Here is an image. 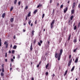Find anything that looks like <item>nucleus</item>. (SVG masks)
<instances>
[{"mask_svg":"<svg viewBox=\"0 0 80 80\" xmlns=\"http://www.w3.org/2000/svg\"><path fill=\"white\" fill-rule=\"evenodd\" d=\"M55 77V74L53 73L52 74V78H53V77Z\"/></svg>","mask_w":80,"mask_h":80,"instance_id":"37998d69","label":"nucleus"},{"mask_svg":"<svg viewBox=\"0 0 80 80\" xmlns=\"http://www.w3.org/2000/svg\"><path fill=\"white\" fill-rule=\"evenodd\" d=\"M38 45L39 46H41L42 44H40V42H38Z\"/></svg>","mask_w":80,"mask_h":80,"instance_id":"f704fd0d","label":"nucleus"},{"mask_svg":"<svg viewBox=\"0 0 80 80\" xmlns=\"http://www.w3.org/2000/svg\"><path fill=\"white\" fill-rule=\"evenodd\" d=\"M14 52H15V51L14 50H13L12 51V53H13Z\"/></svg>","mask_w":80,"mask_h":80,"instance_id":"a18cd8bd","label":"nucleus"},{"mask_svg":"<svg viewBox=\"0 0 80 80\" xmlns=\"http://www.w3.org/2000/svg\"><path fill=\"white\" fill-rule=\"evenodd\" d=\"M17 0H14V3L15 5H16V4H17Z\"/></svg>","mask_w":80,"mask_h":80,"instance_id":"393cba45","label":"nucleus"},{"mask_svg":"<svg viewBox=\"0 0 80 80\" xmlns=\"http://www.w3.org/2000/svg\"><path fill=\"white\" fill-rule=\"evenodd\" d=\"M76 29H77V26H75L74 28V30H76Z\"/></svg>","mask_w":80,"mask_h":80,"instance_id":"473e14b6","label":"nucleus"},{"mask_svg":"<svg viewBox=\"0 0 80 80\" xmlns=\"http://www.w3.org/2000/svg\"><path fill=\"white\" fill-rule=\"evenodd\" d=\"M73 17H74V16H73V15L72 16H71L70 17V20H72L73 18Z\"/></svg>","mask_w":80,"mask_h":80,"instance_id":"4468645a","label":"nucleus"},{"mask_svg":"<svg viewBox=\"0 0 80 80\" xmlns=\"http://www.w3.org/2000/svg\"><path fill=\"white\" fill-rule=\"evenodd\" d=\"M11 62H13V58H12L11 59Z\"/></svg>","mask_w":80,"mask_h":80,"instance_id":"603ef678","label":"nucleus"},{"mask_svg":"<svg viewBox=\"0 0 80 80\" xmlns=\"http://www.w3.org/2000/svg\"><path fill=\"white\" fill-rule=\"evenodd\" d=\"M5 61L6 62H7V59H5Z\"/></svg>","mask_w":80,"mask_h":80,"instance_id":"13d9d810","label":"nucleus"},{"mask_svg":"<svg viewBox=\"0 0 80 80\" xmlns=\"http://www.w3.org/2000/svg\"><path fill=\"white\" fill-rule=\"evenodd\" d=\"M15 38H16L15 35H14V37H13V38H14V39H15Z\"/></svg>","mask_w":80,"mask_h":80,"instance_id":"3c124183","label":"nucleus"},{"mask_svg":"<svg viewBox=\"0 0 80 80\" xmlns=\"http://www.w3.org/2000/svg\"><path fill=\"white\" fill-rule=\"evenodd\" d=\"M27 18H28V17L27 16H26V20H27Z\"/></svg>","mask_w":80,"mask_h":80,"instance_id":"49530a36","label":"nucleus"},{"mask_svg":"<svg viewBox=\"0 0 80 80\" xmlns=\"http://www.w3.org/2000/svg\"><path fill=\"white\" fill-rule=\"evenodd\" d=\"M54 12H55V9H54L53 10L52 13H54Z\"/></svg>","mask_w":80,"mask_h":80,"instance_id":"de8ad7c7","label":"nucleus"},{"mask_svg":"<svg viewBox=\"0 0 80 80\" xmlns=\"http://www.w3.org/2000/svg\"><path fill=\"white\" fill-rule=\"evenodd\" d=\"M70 3V1H68V3Z\"/></svg>","mask_w":80,"mask_h":80,"instance_id":"774afa93","label":"nucleus"},{"mask_svg":"<svg viewBox=\"0 0 80 80\" xmlns=\"http://www.w3.org/2000/svg\"><path fill=\"white\" fill-rule=\"evenodd\" d=\"M68 10V7H66V8L65 9H64V13H66L67 12V11Z\"/></svg>","mask_w":80,"mask_h":80,"instance_id":"7ed1b4c3","label":"nucleus"},{"mask_svg":"<svg viewBox=\"0 0 80 80\" xmlns=\"http://www.w3.org/2000/svg\"><path fill=\"white\" fill-rule=\"evenodd\" d=\"M63 4H62L60 6V8H63Z\"/></svg>","mask_w":80,"mask_h":80,"instance_id":"72a5a7b5","label":"nucleus"},{"mask_svg":"<svg viewBox=\"0 0 80 80\" xmlns=\"http://www.w3.org/2000/svg\"><path fill=\"white\" fill-rule=\"evenodd\" d=\"M2 72L3 73L4 72V68H2Z\"/></svg>","mask_w":80,"mask_h":80,"instance_id":"412c9836","label":"nucleus"},{"mask_svg":"<svg viewBox=\"0 0 80 80\" xmlns=\"http://www.w3.org/2000/svg\"><path fill=\"white\" fill-rule=\"evenodd\" d=\"M67 72H68V71L67 70L64 74V76H65L66 75H67Z\"/></svg>","mask_w":80,"mask_h":80,"instance_id":"4be33fe9","label":"nucleus"},{"mask_svg":"<svg viewBox=\"0 0 80 80\" xmlns=\"http://www.w3.org/2000/svg\"><path fill=\"white\" fill-rule=\"evenodd\" d=\"M63 53V50L62 49L60 50V53H59L58 57V60H60V57H61V55H62V54Z\"/></svg>","mask_w":80,"mask_h":80,"instance_id":"f257e3e1","label":"nucleus"},{"mask_svg":"<svg viewBox=\"0 0 80 80\" xmlns=\"http://www.w3.org/2000/svg\"><path fill=\"white\" fill-rule=\"evenodd\" d=\"M44 17H45V14L43 13L42 15V18H44Z\"/></svg>","mask_w":80,"mask_h":80,"instance_id":"7c9ffc66","label":"nucleus"},{"mask_svg":"<svg viewBox=\"0 0 80 80\" xmlns=\"http://www.w3.org/2000/svg\"><path fill=\"white\" fill-rule=\"evenodd\" d=\"M37 20H36L35 21V24H37Z\"/></svg>","mask_w":80,"mask_h":80,"instance_id":"09e8293b","label":"nucleus"},{"mask_svg":"<svg viewBox=\"0 0 80 80\" xmlns=\"http://www.w3.org/2000/svg\"><path fill=\"white\" fill-rule=\"evenodd\" d=\"M78 58H77L76 60H75L74 62L75 63H77L78 62Z\"/></svg>","mask_w":80,"mask_h":80,"instance_id":"f8f14e48","label":"nucleus"},{"mask_svg":"<svg viewBox=\"0 0 80 80\" xmlns=\"http://www.w3.org/2000/svg\"><path fill=\"white\" fill-rule=\"evenodd\" d=\"M46 75H48V72H46Z\"/></svg>","mask_w":80,"mask_h":80,"instance_id":"c03bdc74","label":"nucleus"},{"mask_svg":"<svg viewBox=\"0 0 80 80\" xmlns=\"http://www.w3.org/2000/svg\"><path fill=\"white\" fill-rule=\"evenodd\" d=\"M14 20V18H11L10 20L11 22H13Z\"/></svg>","mask_w":80,"mask_h":80,"instance_id":"ddd939ff","label":"nucleus"},{"mask_svg":"<svg viewBox=\"0 0 80 80\" xmlns=\"http://www.w3.org/2000/svg\"><path fill=\"white\" fill-rule=\"evenodd\" d=\"M40 43H42V41L41 40L40 41Z\"/></svg>","mask_w":80,"mask_h":80,"instance_id":"680f3d73","label":"nucleus"},{"mask_svg":"<svg viewBox=\"0 0 80 80\" xmlns=\"http://www.w3.org/2000/svg\"><path fill=\"white\" fill-rule=\"evenodd\" d=\"M7 57V52H6L5 57Z\"/></svg>","mask_w":80,"mask_h":80,"instance_id":"79ce46f5","label":"nucleus"},{"mask_svg":"<svg viewBox=\"0 0 80 80\" xmlns=\"http://www.w3.org/2000/svg\"><path fill=\"white\" fill-rule=\"evenodd\" d=\"M66 45H67V43H65V47H66Z\"/></svg>","mask_w":80,"mask_h":80,"instance_id":"052dcab7","label":"nucleus"},{"mask_svg":"<svg viewBox=\"0 0 80 80\" xmlns=\"http://www.w3.org/2000/svg\"><path fill=\"white\" fill-rule=\"evenodd\" d=\"M74 11L75 10H74V9H73L71 11V13H72V14H73V13H74Z\"/></svg>","mask_w":80,"mask_h":80,"instance_id":"2eb2a0df","label":"nucleus"},{"mask_svg":"<svg viewBox=\"0 0 80 80\" xmlns=\"http://www.w3.org/2000/svg\"><path fill=\"white\" fill-rule=\"evenodd\" d=\"M33 47V45L32 44H31V46H30V50H31V51H32V50H33V48H32V47Z\"/></svg>","mask_w":80,"mask_h":80,"instance_id":"6e6552de","label":"nucleus"},{"mask_svg":"<svg viewBox=\"0 0 80 80\" xmlns=\"http://www.w3.org/2000/svg\"><path fill=\"white\" fill-rule=\"evenodd\" d=\"M37 67H39V64H38L37 66Z\"/></svg>","mask_w":80,"mask_h":80,"instance_id":"69168bd1","label":"nucleus"},{"mask_svg":"<svg viewBox=\"0 0 80 80\" xmlns=\"http://www.w3.org/2000/svg\"><path fill=\"white\" fill-rule=\"evenodd\" d=\"M53 27V25H51V28H52Z\"/></svg>","mask_w":80,"mask_h":80,"instance_id":"58836bf2","label":"nucleus"},{"mask_svg":"<svg viewBox=\"0 0 80 80\" xmlns=\"http://www.w3.org/2000/svg\"><path fill=\"white\" fill-rule=\"evenodd\" d=\"M20 3H21V2H20V1L19 2H18V5H20Z\"/></svg>","mask_w":80,"mask_h":80,"instance_id":"ea45409f","label":"nucleus"},{"mask_svg":"<svg viewBox=\"0 0 80 80\" xmlns=\"http://www.w3.org/2000/svg\"><path fill=\"white\" fill-rule=\"evenodd\" d=\"M18 58H20V55L18 54Z\"/></svg>","mask_w":80,"mask_h":80,"instance_id":"c9c22d12","label":"nucleus"},{"mask_svg":"<svg viewBox=\"0 0 80 80\" xmlns=\"http://www.w3.org/2000/svg\"><path fill=\"white\" fill-rule=\"evenodd\" d=\"M42 7V5L39 4L37 8H39V7Z\"/></svg>","mask_w":80,"mask_h":80,"instance_id":"a211bd4d","label":"nucleus"},{"mask_svg":"<svg viewBox=\"0 0 80 80\" xmlns=\"http://www.w3.org/2000/svg\"><path fill=\"white\" fill-rule=\"evenodd\" d=\"M77 50H78V48H76V49L74 50L73 52H76V51H77Z\"/></svg>","mask_w":80,"mask_h":80,"instance_id":"b1692460","label":"nucleus"},{"mask_svg":"<svg viewBox=\"0 0 80 80\" xmlns=\"http://www.w3.org/2000/svg\"><path fill=\"white\" fill-rule=\"evenodd\" d=\"M75 5H76V3L75 2H73L72 5V8H75Z\"/></svg>","mask_w":80,"mask_h":80,"instance_id":"20e7f679","label":"nucleus"},{"mask_svg":"<svg viewBox=\"0 0 80 80\" xmlns=\"http://www.w3.org/2000/svg\"><path fill=\"white\" fill-rule=\"evenodd\" d=\"M34 32H35V31L34 30H32V36H33V35H34Z\"/></svg>","mask_w":80,"mask_h":80,"instance_id":"1a4fd4ad","label":"nucleus"},{"mask_svg":"<svg viewBox=\"0 0 80 80\" xmlns=\"http://www.w3.org/2000/svg\"><path fill=\"white\" fill-rule=\"evenodd\" d=\"M31 80H34V78H33V77L31 79Z\"/></svg>","mask_w":80,"mask_h":80,"instance_id":"5fc2aeb1","label":"nucleus"},{"mask_svg":"<svg viewBox=\"0 0 80 80\" xmlns=\"http://www.w3.org/2000/svg\"><path fill=\"white\" fill-rule=\"evenodd\" d=\"M74 43H76L77 42V39H75L73 40Z\"/></svg>","mask_w":80,"mask_h":80,"instance_id":"a878e982","label":"nucleus"},{"mask_svg":"<svg viewBox=\"0 0 80 80\" xmlns=\"http://www.w3.org/2000/svg\"><path fill=\"white\" fill-rule=\"evenodd\" d=\"M48 44H50V42H49V41H48Z\"/></svg>","mask_w":80,"mask_h":80,"instance_id":"e2e57ef3","label":"nucleus"},{"mask_svg":"<svg viewBox=\"0 0 80 80\" xmlns=\"http://www.w3.org/2000/svg\"><path fill=\"white\" fill-rule=\"evenodd\" d=\"M71 57H72V55H69V58L70 59L71 58Z\"/></svg>","mask_w":80,"mask_h":80,"instance_id":"e433bc0d","label":"nucleus"},{"mask_svg":"<svg viewBox=\"0 0 80 80\" xmlns=\"http://www.w3.org/2000/svg\"><path fill=\"white\" fill-rule=\"evenodd\" d=\"M80 27V22H79L78 25V28H79Z\"/></svg>","mask_w":80,"mask_h":80,"instance_id":"2f4dec72","label":"nucleus"},{"mask_svg":"<svg viewBox=\"0 0 80 80\" xmlns=\"http://www.w3.org/2000/svg\"><path fill=\"white\" fill-rule=\"evenodd\" d=\"M5 13H4L2 15V18H4V17H5Z\"/></svg>","mask_w":80,"mask_h":80,"instance_id":"9d476101","label":"nucleus"},{"mask_svg":"<svg viewBox=\"0 0 80 80\" xmlns=\"http://www.w3.org/2000/svg\"><path fill=\"white\" fill-rule=\"evenodd\" d=\"M15 56H13V59H15Z\"/></svg>","mask_w":80,"mask_h":80,"instance_id":"338daca9","label":"nucleus"},{"mask_svg":"<svg viewBox=\"0 0 80 80\" xmlns=\"http://www.w3.org/2000/svg\"><path fill=\"white\" fill-rule=\"evenodd\" d=\"M72 59H71L69 61V62H68V67H70V65H71V63H72Z\"/></svg>","mask_w":80,"mask_h":80,"instance_id":"f03ea898","label":"nucleus"},{"mask_svg":"<svg viewBox=\"0 0 80 80\" xmlns=\"http://www.w3.org/2000/svg\"><path fill=\"white\" fill-rule=\"evenodd\" d=\"M54 23H55V20H53V21H52V22H51V25H53V24H54Z\"/></svg>","mask_w":80,"mask_h":80,"instance_id":"0eeeda50","label":"nucleus"},{"mask_svg":"<svg viewBox=\"0 0 80 80\" xmlns=\"http://www.w3.org/2000/svg\"><path fill=\"white\" fill-rule=\"evenodd\" d=\"M12 63H11L10 64V67H12Z\"/></svg>","mask_w":80,"mask_h":80,"instance_id":"8fccbe9b","label":"nucleus"},{"mask_svg":"<svg viewBox=\"0 0 80 80\" xmlns=\"http://www.w3.org/2000/svg\"><path fill=\"white\" fill-rule=\"evenodd\" d=\"M37 10H35L33 12V13L35 14L36 13H37Z\"/></svg>","mask_w":80,"mask_h":80,"instance_id":"c85d7f7f","label":"nucleus"},{"mask_svg":"<svg viewBox=\"0 0 80 80\" xmlns=\"http://www.w3.org/2000/svg\"><path fill=\"white\" fill-rule=\"evenodd\" d=\"M33 26V23H32L31 24V27H32Z\"/></svg>","mask_w":80,"mask_h":80,"instance_id":"6e6d98bb","label":"nucleus"},{"mask_svg":"<svg viewBox=\"0 0 80 80\" xmlns=\"http://www.w3.org/2000/svg\"><path fill=\"white\" fill-rule=\"evenodd\" d=\"M13 6H12L11 8L10 11L12 12V11L13 10Z\"/></svg>","mask_w":80,"mask_h":80,"instance_id":"dca6fc26","label":"nucleus"},{"mask_svg":"<svg viewBox=\"0 0 80 80\" xmlns=\"http://www.w3.org/2000/svg\"><path fill=\"white\" fill-rule=\"evenodd\" d=\"M2 46V39L1 38H0V47Z\"/></svg>","mask_w":80,"mask_h":80,"instance_id":"f3484780","label":"nucleus"},{"mask_svg":"<svg viewBox=\"0 0 80 80\" xmlns=\"http://www.w3.org/2000/svg\"><path fill=\"white\" fill-rule=\"evenodd\" d=\"M4 44L6 45V47L7 48H8V43H7V42L6 41L5 42Z\"/></svg>","mask_w":80,"mask_h":80,"instance_id":"423d86ee","label":"nucleus"},{"mask_svg":"<svg viewBox=\"0 0 80 80\" xmlns=\"http://www.w3.org/2000/svg\"><path fill=\"white\" fill-rule=\"evenodd\" d=\"M9 53H12V52H11V51L9 50Z\"/></svg>","mask_w":80,"mask_h":80,"instance_id":"864d4df0","label":"nucleus"},{"mask_svg":"<svg viewBox=\"0 0 80 80\" xmlns=\"http://www.w3.org/2000/svg\"><path fill=\"white\" fill-rule=\"evenodd\" d=\"M30 14H31V12H30L28 13V17H30V16H31V15Z\"/></svg>","mask_w":80,"mask_h":80,"instance_id":"9b49d317","label":"nucleus"},{"mask_svg":"<svg viewBox=\"0 0 80 80\" xmlns=\"http://www.w3.org/2000/svg\"><path fill=\"white\" fill-rule=\"evenodd\" d=\"M49 65V63H48L46 66V68H47L48 67V66Z\"/></svg>","mask_w":80,"mask_h":80,"instance_id":"5701e85b","label":"nucleus"},{"mask_svg":"<svg viewBox=\"0 0 80 80\" xmlns=\"http://www.w3.org/2000/svg\"><path fill=\"white\" fill-rule=\"evenodd\" d=\"M74 68H75V66H74L72 68L71 70V71H73V70H74Z\"/></svg>","mask_w":80,"mask_h":80,"instance_id":"6ab92c4d","label":"nucleus"},{"mask_svg":"<svg viewBox=\"0 0 80 80\" xmlns=\"http://www.w3.org/2000/svg\"><path fill=\"white\" fill-rule=\"evenodd\" d=\"M36 40H34L33 42V43H36Z\"/></svg>","mask_w":80,"mask_h":80,"instance_id":"a19ab883","label":"nucleus"},{"mask_svg":"<svg viewBox=\"0 0 80 80\" xmlns=\"http://www.w3.org/2000/svg\"><path fill=\"white\" fill-rule=\"evenodd\" d=\"M71 37V35H69V37L68 38V40H70Z\"/></svg>","mask_w":80,"mask_h":80,"instance_id":"cd10ccee","label":"nucleus"},{"mask_svg":"<svg viewBox=\"0 0 80 80\" xmlns=\"http://www.w3.org/2000/svg\"><path fill=\"white\" fill-rule=\"evenodd\" d=\"M12 70V68H10V71H11V70Z\"/></svg>","mask_w":80,"mask_h":80,"instance_id":"0e129e2a","label":"nucleus"},{"mask_svg":"<svg viewBox=\"0 0 80 80\" xmlns=\"http://www.w3.org/2000/svg\"><path fill=\"white\" fill-rule=\"evenodd\" d=\"M32 23V21H31V20H30L28 22V24L29 25H30V23Z\"/></svg>","mask_w":80,"mask_h":80,"instance_id":"aec40b11","label":"nucleus"},{"mask_svg":"<svg viewBox=\"0 0 80 80\" xmlns=\"http://www.w3.org/2000/svg\"><path fill=\"white\" fill-rule=\"evenodd\" d=\"M17 46L16 45H14L13 47V48H14V49H16L17 48Z\"/></svg>","mask_w":80,"mask_h":80,"instance_id":"bb28decb","label":"nucleus"},{"mask_svg":"<svg viewBox=\"0 0 80 80\" xmlns=\"http://www.w3.org/2000/svg\"><path fill=\"white\" fill-rule=\"evenodd\" d=\"M55 57L56 58H58V53L57 52H56Z\"/></svg>","mask_w":80,"mask_h":80,"instance_id":"39448f33","label":"nucleus"},{"mask_svg":"<svg viewBox=\"0 0 80 80\" xmlns=\"http://www.w3.org/2000/svg\"><path fill=\"white\" fill-rule=\"evenodd\" d=\"M78 7V8H80V3L79 4Z\"/></svg>","mask_w":80,"mask_h":80,"instance_id":"4d7b16f0","label":"nucleus"},{"mask_svg":"<svg viewBox=\"0 0 80 80\" xmlns=\"http://www.w3.org/2000/svg\"><path fill=\"white\" fill-rule=\"evenodd\" d=\"M1 76H2V77H3V76L4 75V74L3 72H1Z\"/></svg>","mask_w":80,"mask_h":80,"instance_id":"c756f323","label":"nucleus"},{"mask_svg":"<svg viewBox=\"0 0 80 80\" xmlns=\"http://www.w3.org/2000/svg\"><path fill=\"white\" fill-rule=\"evenodd\" d=\"M10 47H11V48H12V44L10 45Z\"/></svg>","mask_w":80,"mask_h":80,"instance_id":"bf43d9fd","label":"nucleus"},{"mask_svg":"<svg viewBox=\"0 0 80 80\" xmlns=\"http://www.w3.org/2000/svg\"><path fill=\"white\" fill-rule=\"evenodd\" d=\"M25 9L26 10H27V9H28V6H27L25 8Z\"/></svg>","mask_w":80,"mask_h":80,"instance_id":"4c0bfd02","label":"nucleus"}]
</instances>
